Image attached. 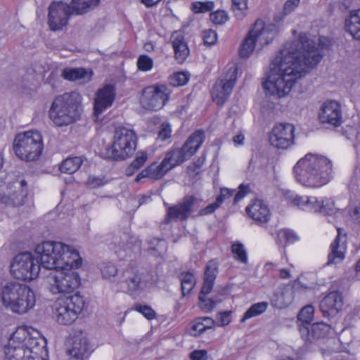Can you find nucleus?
Returning <instances> with one entry per match:
<instances>
[{"label":"nucleus","mask_w":360,"mask_h":360,"mask_svg":"<svg viewBox=\"0 0 360 360\" xmlns=\"http://www.w3.org/2000/svg\"><path fill=\"white\" fill-rule=\"evenodd\" d=\"M328 43L326 38L321 37L316 44L305 33H301L297 39L287 42L269 65L264 89L269 94L278 98L287 96L297 79L321 61L322 49Z\"/></svg>","instance_id":"nucleus-1"},{"label":"nucleus","mask_w":360,"mask_h":360,"mask_svg":"<svg viewBox=\"0 0 360 360\" xmlns=\"http://www.w3.org/2000/svg\"><path fill=\"white\" fill-rule=\"evenodd\" d=\"M333 165L326 156L307 153L293 167L297 182L310 188H319L327 184L332 178Z\"/></svg>","instance_id":"nucleus-2"},{"label":"nucleus","mask_w":360,"mask_h":360,"mask_svg":"<svg viewBox=\"0 0 360 360\" xmlns=\"http://www.w3.org/2000/svg\"><path fill=\"white\" fill-rule=\"evenodd\" d=\"M41 266L49 270H58L65 266L79 267L82 258L79 252L61 242L44 241L35 248Z\"/></svg>","instance_id":"nucleus-3"},{"label":"nucleus","mask_w":360,"mask_h":360,"mask_svg":"<svg viewBox=\"0 0 360 360\" xmlns=\"http://www.w3.org/2000/svg\"><path fill=\"white\" fill-rule=\"evenodd\" d=\"M82 96L75 91L57 96L49 110V117L57 127H65L75 122L81 115Z\"/></svg>","instance_id":"nucleus-4"},{"label":"nucleus","mask_w":360,"mask_h":360,"mask_svg":"<svg viewBox=\"0 0 360 360\" xmlns=\"http://www.w3.org/2000/svg\"><path fill=\"white\" fill-rule=\"evenodd\" d=\"M137 145L135 131L124 127L115 129L112 144L105 151L107 158L112 160H124L131 156Z\"/></svg>","instance_id":"nucleus-5"},{"label":"nucleus","mask_w":360,"mask_h":360,"mask_svg":"<svg viewBox=\"0 0 360 360\" xmlns=\"http://www.w3.org/2000/svg\"><path fill=\"white\" fill-rule=\"evenodd\" d=\"M77 267L65 266L49 273L46 277L47 288L53 295L70 294L81 285V278L75 270Z\"/></svg>","instance_id":"nucleus-6"},{"label":"nucleus","mask_w":360,"mask_h":360,"mask_svg":"<svg viewBox=\"0 0 360 360\" xmlns=\"http://www.w3.org/2000/svg\"><path fill=\"white\" fill-rule=\"evenodd\" d=\"M43 148L42 137L37 131L18 134L13 141L15 153L27 162L37 160L41 155Z\"/></svg>","instance_id":"nucleus-7"},{"label":"nucleus","mask_w":360,"mask_h":360,"mask_svg":"<svg viewBox=\"0 0 360 360\" xmlns=\"http://www.w3.org/2000/svg\"><path fill=\"white\" fill-rule=\"evenodd\" d=\"M205 138L204 131L196 130L188 136L181 148H175L168 151L162 160L172 169L191 158L200 148Z\"/></svg>","instance_id":"nucleus-8"},{"label":"nucleus","mask_w":360,"mask_h":360,"mask_svg":"<svg viewBox=\"0 0 360 360\" xmlns=\"http://www.w3.org/2000/svg\"><path fill=\"white\" fill-rule=\"evenodd\" d=\"M84 306V299L79 293L57 299L54 304V314L57 322L61 325L73 323Z\"/></svg>","instance_id":"nucleus-9"},{"label":"nucleus","mask_w":360,"mask_h":360,"mask_svg":"<svg viewBox=\"0 0 360 360\" xmlns=\"http://www.w3.org/2000/svg\"><path fill=\"white\" fill-rule=\"evenodd\" d=\"M149 276L144 269L131 262L122 269L120 283L126 286V292L130 295H138L150 286Z\"/></svg>","instance_id":"nucleus-10"},{"label":"nucleus","mask_w":360,"mask_h":360,"mask_svg":"<svg viewBox=\"0 0 360 360\" xmlns=\"http://www.w3.org/2000/svg\"><path fill=\"white\" fill-rule=\"evenodd\" d=\"M11 272L15 278L19 280H34L39 274L40 264L32 253L22 252L13 259Z\"/></svg>","instance_id":"nucleus-11"},{"label":"nucleus","mask_w":360,"mask_h":360,"mask_svg":"<svg viewBox=\"0 0 360 360\" xmlns=\"http://www.w3.org/2000/svg\"><path fill=\"white\" fill-rule=\"evenodd\" d=\"M170 89L165 84H156L145 87L140 97V103L143 108L156 111L162 109L168 102Z\"/></svg>","instance_id":"nucleus-12"},{"label":"nucleus","mask_w":360,"mask_h":360,"mask_svg":"<svg viewBox=\"0 0 360 360\" xmlns=\"http://www.w3.org/2000/svg\"><path fill=\"white\" fill-rule=\"evenodd\" d=\"M278 33L276 25H264L262 20H257L249 31V55L255 50H262L264 45L273 41Z\"/></svg>","instance_id":"nucleus-13"},{"label":"nucleus","mask_w":360,"mask_h":360,"mask_svg":"<svg viewBox=\"0 0 360 360\" xmlns=\"http://www.w3.org/2000/svg\"><path fill=\"white\" fill-rule=\"evenodd\" d=\"M238 76V66L233 63L227 70L224 79L217 80L213 86L211 95L213 101L222 105L227 101L236 84Z\"/></svg>","instance_id":"nucleus-14"},{"label":"nucleus","mask_w":360,"mask_h":360,"mask_svg":"<svg viewBox=\"0 0 360 360\" xmlns=\"http://www.w3.org/2000/svg\"><path fill=\"white\" fill-rule=\"evenodd\" d=\"M217 272V264L214 261H210L205 267L203 283L198 296L199 307L207 313L212 311L216 307L217 302H220V300L218 301L212 298L206 297V295H208L213 288Z\"/></svg>","instance_id":"nucleus-15"},{"label":"nucleus","mask_w":360,"mask_h":360,"mask_svg":"<svg viewBox=\"0 0 360 360\" xmlns=\"http://www.w3.org/2000/svg\"><path fill=\"white\" fill-rule=\"evenodd\" d=\"M75 14L70 4L53 1L49 6L48 25L53 31L61 30L68 24L70 17Z\"/></svg>","instance_id":"nucleus-16"},{"label":"nucleus","mask_w":360,"mask_h":360,"mask_svg":"<svg viewBox=\"0 0 360 360\" xmlns=\"http://www.w3.org/2000/svg\"><path fill=\"white\" fill-rule=\"evenodd\" d=\"M294 125L288 123L275 125L269 135L270 144L278 149H286L294 143Z\"/></svg>","instance_id":"nucleus-17"},{"label":"nucleus","mask_w":360,"mask_h":360,"mask_svg":"<svg viewBox=\"0 0 360 360\" xmlns=\"http://www.w3.org/2000/svg\"><path fill=\"white\" fill-rule=\"evenodd\" d=\"M27 195V184L25 180H16L7 186V192L0 196V202L6 206L19 207L24 204Z\"/></svg>","instance_id":"nucleus-18"},{"label":"nucleus","mask_w":360,"mask_h":360,"mask_svg":"<svg viewBox=\"0 0 360 360\" xmlns=\"http://www.w3.org/2000/svg\"><path fill=\"white\" fill-rule=\"evenodd\" d=\"M196 201L195 197L187 195L181 202L169 207L167 210L165 222L168 224L172 221H184L187 220L193 212V207Z\"/></svg>","instance_id":"nucleus-19"},{"label":"nucleus","mask_w":360,"mask_h":360,"mask_svg":"<svg viewBox=\"0 0 360 360\" xmlns=\"http://www.w3.org/2000/svg\"><path fill=\"white\" fill-rule=\"evenodd\" d=\"M319 120L322 124H328L334 127L342 122V110L340 104L335 101H325L319 112Z\"/></svg>","instance_id":"nucleus-20"},{"label":"nucleus","mask_w":360,"mask_h":360,"mask_svg":"<svg viewBox=\"0 0 360 360\" xmlns=\"http://www.w3.org/2000/svg\"><path fill=\"white\" fill-rule=\"evenodd\" d=\"M30 288L18 282H8L0 289V297L3 304L8 309L17 297L30 292Z\"/></svg>","instance_id":"nucleus-21"},{"label":"nucleus","mask_w":360,"mask_h":360,"mask_svg":"<svg viewBox=\"0 0 360 360\" xmlns=\"http://www.w3.org/2000/svg\"><path fill=\"white\" fill-rule=\"evenodd\" d=\"M343 307V296L339 291H331L321 301L319 307L325 317L334 316Z\"/></svg>","instance_id":"nucleus-22"},{"label":"nucleus","mask_w":360,"mask_h":360,"mask_svg":"<svg viewBox=\"0 0 360 360\" xmlns=\"http://www.w3.org/2000/svg\"><path fill=\"white\" fill-rule=\"evenodd\" d=\"M20 342L31 359L47 360L45 358L47 354L44 340L27 335Z\"/></svg>","instance_id":"nucleus-23"},{"label":"nucleus","mask_w":360,"mask_h":360,"mask_svg":"<svg viewBox=\"0 0 360 360\" xmlns=\"http://www.w3.org/2000/svg\"><path fill=\"white\" fill-rule=\"evenodd\" d=\"M115 96V89L112 85L107 84L99 89L94 101V113L98 116L103 110L110 107Z\"/></svg>","instance_id":"nucleus-24"},{"label":"nucleus","mask_w":360,"mask_h":360,"mask_svg":"<svg viewBox=\"0 0 360 360\" xmlns=\"http://www.w3.org/2000/svg\"><path fill=\"white\" fill-rule=\"evenodd\" d=\"M89 350V346L87 338L79 335L72 338L67 353L72 360H83L84 357L88 356Z\"/></svg>","instance_id":"nucleus-25"},{"label":"nucleus","mask_w":360,"mask_h":360,"mask_svg":"<svg viewBox=\"0 0 360 360\" xmlns=\"http://www.w3.org/2000/svg\"><path fill=\"white\" fill-rule=\"evenodd\" d=\"M170 169L163 160L160 164L153 162L139 173L134 181L139 183L143 178H150L155 180L160 179Z\"/></svg>","instance_id":"nucleus-26"},{"label":"nucleus","mask_w":360,"mask_h":360,"mask_svg":"<svg viewBox=\"0 0 360 360\" xmlns=\"http://www.w3.org/2000/svg\"><path fill=\"white\" fill-rule=\"evenodd\" d=\"M249 217L259 224L267 222L270 218L268 205L260 199H255L249 206Z\"/></svg>","instance_id":"nucleus-27"},{"label":"nucleus","mask_w":360,"mask_h":360,"mask_svg":"<svg viewBox=\"0 0 360 360\" xmlns=\"http://www.w3.org/2000/svg\"><path fill=\"white\" fill-rule=\"evenodd\" d=\"M36 303V297L34 291L30 288L29 293L25 296L17 297L10 305V310L17 314H24L32 309Z\"/></svg>","instance_id":"nucleus-28"},{"label":"nucleus","mask_w":360,"mask_h":360,"mask_svg":"<svg viewBox=\"0 0 360 360\" xmlns=\"http://www.w3.org/2000/svg\"><path fill=\"white\" fill-rule=\"evenodd\" d=\"M286 198L292 206H295L302 210L314 211L317 209V198L315 196H301L288 192Z\"/></svg>","instance_id":"nucleus-29"},{"label":"nucleus","mask_w":360,"mask_h":360,"mask_svg":"<svg viewBox=\"0 0 360 360\" xmlns=\"http://www.w3.org/2000/svg\"><path fill=\"white\" fill-rule=\"evenodd\" d=\"M172 44L175 58L179 63H182L189 55V49L183 34L177 32H174L172 35Z\"/></svg>","instance_id":"nucleus-30"},{"label":"nucleus","mask_w":360,"mask_h":360,"mask_svg":"<svg viewBox=\"0 0 360 360\" xmlns=\"http://www.w3.org/2000/svg\"><path fill=\"white\" fill-rule=\"evenodd\" d=\"M92 70H86L83 68H65L62 72V77L68 81H79L84 84L91 79Z\"/></svg>","instance_id":"nucleus-31"},{"label":"nucleus","mask_w":360,"mask_h":360,"mask_svg":"<svg viewBox=\"0 0 360 360\" xmlns=\"http://www.w3.org/2000/svg\"><path fill=\"white\" fill-rule=\"evenodd\" d=\"M112 243L117 248L116 252L121 250H130L134 246L140 247L138 240L126 232H119L117 235L114 236Z\"/></svg>","instance_id":"nucleus-32"},{"label":"nucleus","mask_w":360,"mask_h":360,"mask_svg":"<svg viewBox=\"0 0 360 360\" xmlns=\"http://www.w3.org/2000/svg\"><path fill=\"white\" fill-rule=\"evenodd\" d=\"M338 236L330 245V252L328 257V265L338 264L345 259V247L343 244L340 245V229H338Z\"/></svg>","instance_id":"nucleus-33"},{"label":"nucleus","mask_w":360,"mask_h":360,"mask_svg":"<svg viewBox=\"0 0 360 360\" xmlns=\"http://www.w3.org/2000/svg\"><path fill=\"white\" fill-rule=\"evenodd\" d=\"M345 27L354 39L360 41V8L350 12L345 20Z\"/></svg>","instance_id":"nucleus-34"},{"label":"nucleus","mask_w":360,"mask_h":360,"mask_svg":"<svg viewBox=\"0 0 360 360\" xmlns=\"http://www.w3.org/2000/svg\"><path fill=\"white\" fill-rule=\"evenodd\" d=\"M100 0H72L70 6L75 15H83L94 9Z\"/></svg>","instance_id":"nucleus-35"},{"label":"nucleus","mask_w":360,"mask_h":360,"mask_svg":"<svg viewBox=\"0 0 360 360\" xmlns=\"http://www.w3.org/2000/svg\"><path fill=\"white\" fill-rule=\"evenodd\" d=\"M317 209H314V212H320L328 216H338L342 214L340 209L335 207L334 201L330 198H326L321 202L317 200Z\"/></svg>","instance_id":"nucleus-36"},{"label":"nucleus","mask_w":360,"mask_h":360,"mask_svg":"<svg viewBox=\"0 0 360 360\" xmlns=\"http://www.w3.org/2000/svg\"><path fill=\"white\" fill-rule=\"evenodd\" d=\"M82 162L80 157L67 158L61 163L60 170L63 173L73 174L79 169Z\"/></svg>","instance_id":"nucleus-37"},{"label":"nucleus","mask_w":360,"mask_h":360,"mask_svg":"<svg viewBox=\"0 0 360 360\" xmlns=\"http://www.w3.org/2000/svg\"><path fill=\"white\" fill-rule=\"evenodd\" d=\"M148 158L147 154L145 152H139L136 158L126 168L125 174L127 176H131L136 172L146 162Z\"/></svg>","instance_id":"nucleus-38"},{"label":"nucleus","mask_w":360,"mask_h":360,"mask_svg":"<svg viewBox=\"0 0 360 360\" xmlns=\"http://www.w3.org/2000/svg\"><path fill=\"white\" fill-rule=\"evenodd\" d=\"M180 278L182 295L186 296L193 289L195 285V279L193 274L190 272L182 273Z\"/></svg>","instance_id":"nucleus-39"},{"label":"nucleus","mask_w":360,"mask_h":360,"mask_svg":"<svg viewBox=\"0 0 360 360\" xmlns=\"http://www.w3.org/2000/svg\"><path fill=\"white\" fill-rule=\"evenodd\" d=\"M330 329V326L323 322L313 323L311 325V336L313 339L323 338L327 336Z\"/></svg>","instance_id":"nucleus-40"},{"label":"nucleus","mask_w":360,"mask_h":360,"mask_svg":"<svg viewBox=\"0 0 360 360\" xmlns=\"http://www.w3.org/2000/svg\"><path fill=\"white\" fill-rule=\"evenodd\" d=\"M231 10L238 20H243L246 15L248 0H231Z\"/></svg>","instance_id":"nucleus-41"},{"label":"nucleus","mask_w":360,"mask_h":360,"mask_svg":"<svg viewBox=\"0 0 360 360\" xmlns=\"http://www.w3.org/2000/svg\"><path fill=\"white\" fill-rule=\"evenodd\" d=\"M102 276L105 279L112 280L117 274L116 265L110 262H103L100 266Z\"/></svg>","instance_id":"nucleus-42"},{"label":"nucleus","mask_w":360,"mask_h":360,"mask_svg":"<svg viewBox=\"0 0 360 360\" xmlns=\"http://www.w3.org/2000/svg\"><path fill=\"white\" fill-rule=\"evenodd\" d=\"M231 252L236 260L243 263L246 262V252L242 243L234 242L231 245Z\"/></svg>","instance_id":"nucleus-43"},{"label":"nucleus","mask_w":360,"mask_h":360,"mask_svg":"<svg viewBox=\"0 0 360 360\" xmlns=\"http://www.w3.org/2000/svg\"><path fill=\"white\" fill-rule=\"evenodd\" d=\"M283 240H285L286 243H292L298 240V237L294 231L289 229H283L278 233L277 243L281 244Z\"/></svg>","instance_id":"nucleus-44"},{"label":"nucleus","mask_w":360,"mask_h":360,"mask_svg":"<svg viewBox=\"0 0 360 360\" xmlns=\"http://www.w3.org/2000/svg\"><path fill=\"white\" fill-rule=\"evenodd\" d=\"M314 311V307L311 305L303 307L298 314V320L302 323L309 325L313 318Z\"/></svg>","instance_id":"nucleus-45"},{"label":"nucleus","mask_w":360,"mask_h":360,"mask_svg":"<svg viewBox=\"0 0 360 360\" xmlns=\"http://www.w3.org/2000/svg\"><path fill=\"white\" fill-rule=\"evenodd\" d=\"M189 79L187 72H180L174 74L169 79L170 84L174 86L185 85Z\"/></svg>","instance_id":"nucleus-46"},{"label":"nucleus","mask_w":360,"mask_h":360,"mask_svg":"<svg viewBox=\"0 0 360 360\" xmlns=\"http://www.w3.org/2000/svg\"><path fill=\"white\" fill-rule=\"evenodd\" d=\"M153 66V59L147 55H141L138 58L137 67L141 71L147 72L152 69Z\"/></svg>","instance_id":"nucleus-47"},{"label":"nucleus","mask_w":360,"mask_h":360,"mask_svg":"<svg viewBox=\"0 0 360 360\" xmlns=\"http://www.w3.org/2000/svg\"><path fill=\"white\" fill-rule=\"evenodd\" d=\"M214 6L213 1H196L192 4V11L195 13H205L212 11Z\"/></svg>","instance_id":"nucleus-48"},{"label":"nucleus","mask_w":360,"mask_h":360,"mask_svg":"<svg viewBox=\"0 0 360 360\" xmlns=\"http://www.w3.org/2000/svg\"><path fill=\"white\" fill-rule=\"evenodd\" d=\"M134 309L143 314L148 320H152L156 316L155 311L150 306L148 305L136 304L134 306Z\"/></svg>","instance_id":"nucleus-49"},{"label":"nucleus","mask_w":360,"mask_h":360,"mask_svg":"<svg viewBox=\"0 0 360 360\" xmlns=\"http://www.w3.org/2000/svg\"><path fill=\"white\" fill-rule=\"evenodd\" d=\"M107 182L104 176H89L86 185L90 188H96L104 186Z\"/></svg>","instance_id":"nucleus-50"},{"label":"nucleus","mask_w":360,"mask_h":360,"mask_svg":"<svg viewBox=\"0 0 360 360\" xmlns=\"http://www.w3.org/2000/svg\"><path fill=\"white\" fill-rule=\"evenodd\" d=\"M210 20L215 25L224 24L229 19L227 13L224 11H217L210 15Z\"/></svg>","instance_id":"nucleus-51"},{"label":"nucleus","mask_w":360,"mask_h":360,"mask_svg":"<svg viewBox=\"0 0 360 360\" xmlns=\"http://www.w3.org/2000/svg\"><path fill=\"white\" fill-rule=\"evenodd\" d=\"M268 303L266 302L254 304L249 308V318L258 316L264 312L267 309Z\"/></svg>","instance_id":"nucleus-52"},{"label":"nucleus","mask_w":360,"mask_h":360,"mask_svg":"<svg viewBox=\"0 0 360 360\" xmlns=\"http://www.w3.org/2000/svg\"><path fill=\"white\" fill-rule=\"evenodd\" d=\"M205 44L214 45L217 40V33L212 30H205L202 33Z\"/></svg>","instance_id":"nucleus-53"},{"label":"nucleus","mask_w":360,"mask_h":360,"mask_svg":"<svg viewBox=\"0 0 360 360\" xmlns=\"http://www.w3.org/2000/svg\"><path fill=\"white\" fill-rule=\"evenodd\" d=\"M206 328L202 323V321H199V317L195 319L193 323L191 330V335L193 336H198L202 334L203 332L206 330Z\"/></svg>","instance_id":"nucleus-54"},{"label":"nucleus","mask_w":360,"mask_h":360,"mask_svg":"<svg viewBox=\"0 0 360 360\" xmlns=\"http://www.w3.org/2000/svg\"><path fill=\"white\" fill-rule=\"evenodd\" d=\"M233 192L234 190L221 188L220 189V194L216 199L217 204L220 206L225 200L230 198L233 195Z\"/></svg>","instance_id":"nucleus-55"},{"label":"nucleus","mask_w":360,"mask_h":360,"mask_svg":"<svg viewBox=\"0 0 360 360\" xmlns=\"http://www.w3.org/2000/svg\"><path fill=\"white\" fill-rule=\"evenodd\" d=\"M248 193V185L245 184H241L238 187V191L236 193L233 198V204L236 205L242 199H243L246 194Z\"/></svg>","instance_id":"nucleus-56"},{"label":"nucleus","mask_w":360,"mask_h":360,"mask_svg":"<svg viewBox=\"0 0 360 360\" xmlns=\"http://www.w3.org/2000/svg\"><path fill=\"white\" fill-rule=\"evenodd\" d=\"M171 126L168 123H163L158 133V137L162 141H165L171 136Z\"/></svg>","instance_id":"nucleus-57"},{"label":"nucleus","mask_w":360,"mask_h":360,"mask_svg":"<svg viewBox=\"0 0 360 360\" xmlns=\"http://www.w3.org/2000/svg\"><path fill=\"white\" fill-rule=\"evenodd\" d=\"M300 0H287L283 6V13L285 15L292 12L300 4Z\"/></svg>","instance_id":"nucleus-58"},{"label":"nucleus","mask_w":360,"mask_h":360,"mask_svg":"<svg viewBox=\"0 0 360 360\" xmlns=\"http://www.w3.org/2000/svg\"><path fill=\"white\" fill-rule=\"evenodd\" d=\"M300 331L302 335V338L307 341H311V326L307 325L305 323H301L300 325Z\"/></svg>","instance_id":"nucleus-59"},{"label":"nucleus","mask_w":360,"mask_h":360,"mask_svg":"<svg viewBox=\"0 0 360 360\" xmlns=\"http://www.w3.org/2000/svg\"><path fill=\"white\" fill-rule=\"evenodd\" d=\"M238 56L240 58L245 59L248 58V34L244 37L238 49Z\"/></svg>","instance_id":"nucleus-60"},{"label":"nucleus","mask_w":360,"mask_h":360,"mask_svg":"<svg viewBox=\"0 0 360 360\" xmlns=\"http://www.w3.org/2000/svg\"><path fill=\"white\" fill-rule=\"evenodd\" d=\"M217 321L219 326H226L231 322V312L224 311L218 314Z\"/></svg>","instance_id":"nucleus-61"},{"label":"nucleus","mask_w":360,"mask_h":360,"mask_svg":"<svg viewBox=\"0 0 360 360\" xmlns=\"http://www.w3.org/2000/svg\"><path fill=\"white\" fill-rule=\"evenodd\" d=\"M342 135H344L348 139H353L356 138L357 132L356 129L352 126L347 125L342 131Z\"/></svg>","instance_id":"nucleus-62"},{"label":"nucleus","mask_w":360,"mask_h":360,"mask_svg":"<svg viewBox=\"0 0 360 360\" xmlns=\"http://www.w3.org/2000/svg\"><path fill=\"white\" fill-rule=\"evenodd\" d=\"M191 360H206L207 352L205 350H195L190 354Z\"/></svg>","instance_id":"nucleus-63"},{"label":"nucleus","mask_w":360,"mask_h":360,"mask_svg":"<svg viewBox=\"0 0 360 360\" xmlns=\"http://www.w3.org/2000/svg\"><path fill=\"white\" fill-rule=\"evenodd\" d=\"M350 216L356 224H360V202L350 211Z\"/></svg>","instance_id":"nucleus-64"}]
</instances>
